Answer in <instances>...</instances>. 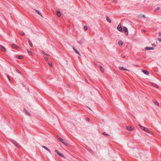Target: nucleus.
I'll return each mask as SVG.
<instances>
[{
  "instance_id": "obj_1",
  "label": "nucleus",
  "mask_w": 161,
  "mask_h": 161,
  "mask_svg": "<svg viewBox=\"0 0 161 161\" xmlns=\"http://www.w3.org/2000/svg\"><path fill=\"white\" fill-rule=\"evenodd\" d=\"M11 142L15 145L18 148H19L20 147V145L15 141L14 140L12 139L11 140Z\"/></svg>"
},
{
  "instance_id": "obj_2",
  "label": "nucleus",
  "mask_w": 161,
  "mask_h": 161,
  "mask_svg": "<svg viewBox=\"0 0 161 161\" xmlns=\"http://www.w3.org/2000/svg\"><path fill=\"white\" fill-rule=\"evenodd\" d=\"M57 138L64 144L65 145H67L66 142L63 139L61 138L59 136H57Z\"/></svg>"
},
{
  "instance_id": "obj_3",
  "label": "nucleus",
  "mask_w": 161,
  "mask_h": 161,
  "mask_svg": "<svg viewBox=\"0 0 161 161\" xmlns=\"http://www.w3.org/2000/svg\"><path fill=\"white\" fill-rule=\"evenodd\" d=\"M117 30L120 32H123V30L122 27L121 25L120 24H119L117 27Z\"/></svg>"
},
{
  "instance_id": "obj_4",
  "label": "nucleus",
  "mask_w": 161,
  "mask_h": 161,
  "mask_svg": "<svg viewBox=\"0 0 161 161\" xmlns=\"http://www.w3.org/2000/svg\"><path fill=\"white\" fill-rule=\"evenodd\" d=\"M0 49L3 52H5L6 51V48L1 45H0Z\"/></svg>"
},
{
  "instance_id": "obj_5",
  "label": "nucleus",
  "mask_w": 161,
  "mask_h": 161,
  "mask_svg": "<svg viewBox=\"0 0 161 161\" xmlns=\"http://www.w3.org/2000/svg\"><path fill=\"white\" fill-rule=\"evenodd\" d=\"M123 30L126 33V35H128V29L126 28V27L125 26L123 27Z\"/></svg>"
},
{
  "instance_id": "obj_6",
  "label": "nucleus",
  "mask_w": 161,
  "mask_h": 161,
  "mask_svg": "<svg viewBox=\"0 0 161 161\" xmlns=\"http://www.w3.org/2000/svg\"><path fill=\"white\" fill-rule=\"evenodd\" d=\"M145 49L146 50H153L154 48L153 47H145Z\"/></svg>"
},
{
  "instance_id": "obj_7",
  "label": "nucleus",
  "mask_w": 161,
  "mask_h": 161,
  "mask_svg": "<svg viewBox=\"0 0 161 161\" xmlns=\"http://www.w3.org/2000/svg\"><path fill=\"white\" fill-rule=\"evenodd\" d=\"M119 68L121 70H125V71H129L127 69L125 68L124 67H119Z\"/></svg>"
},
{
  "instance_id": "obj_8",
  "label": "nucleus",
  "mask_w": 161,
  "mask_h": 161,
  "mask_svg": "<svg viewBox=\"0 0 161 161\" xmlns=\"http://www.w3.org/2000/svg\"><path fill=\"white\" fill-rule=\"evenodd\" d=\"M142 72L146 75H149V73L146 70L144 69L142 70Z\"/></svg>"
},
{
  "instance_id": "obj_9",
  "label": "nucleus",
  "mask_w": 161,
  "mask_h": 161,
  "mask_svg": "<svg viewBox=\"0 0 161 161\" xmlns=\"http://www.w3.org/2000/svg\"><path fill=\"white\" fill-rule=\"evenodd\" d=\"M73 49L76 53H77L78 55H80V53L74 47H73Z\"/></svg>"
},
{
  "instance_id": "obj_10",
  "label": "nucleus",
  "mask_w": 161,
  "mask_h": 161,
  "mask_svg": "<svg viewBox=\"0 0 161 161\" xmlns=\"http://www.w3.org/2000/svg\"><path fill=\"white\" fill-rule=\"evenodd\" d=\"M145 131L151 134H153V132L150 130H148V129H147L146 130H145Z\"/></svg>"
},
{
  "instance_id": "obj_11",
  "label": "nucleus",
  "mask_w": 161,
  "mask_h": 161,
  "mask_svg": "<svg viewBox=\"0 0 161 161\" xmlns=\"http://www.w3.org/2000/svg\"><path fill=\"white\" fill-rule=\"evenodd\" d=\"M11 46L13 47L14 48H16L18 47V46L17 45L14 44H11Z\"/></svg>"
},
{
  "instance_id": "obj_12",
  "label": "nucleus",
  "mask_w": 161,
  "mask_h": 161,
  "mask_svg": "<svg viewBox=\"0 0 161 161\" xmlns=\"http://www.w3.org/2000/svg\"><path fill=\"white\" fill-rule=\"evenodd\" d=\"M106 19L107 21L109 23H111V20L109 19L108 16H107L106 17Z\"/></svg>"
},
{
  "instance_id": "obj_13",
  "label": "nucleus",
  "mask_w": 161,
  "mask_h": 161,
  "mask_svg": "<svg viewBox=\"0 0 161 161\" xmlns=\"http://www.w3.org/2000/svg\"><path fill=\"white\" fill-rule=\"evenodd\" d=\"M99 68H100V70L102 72H103L104 71V69L103 68L102 66L100 65L99 66Z\"/></svg>"
},
{
  "instance_id": "obj_14",
  "label": "nucleus",
  "mask_w": 161,
  "mask_h": 161,
  "mask_svg": "<svg viewBox=\"0 0 161 161\" xmlns=\"http://www.w3.org/2000/svg\"><path fill=\"white\" fill-rule=\"evenodd\" d=\"M119 45V46H121L123 44V42L121 41H119L118 42Z\"/></svg>"
},
{
  "instance_id": "obj_15",
  "label": "nucleus",
  "mask_w": 161,
  "mask_h": 161,
  "mask_svg": "<svg viewBox=\"0 0 161 161\" xmlns=\"http://www.w3.org/2000/svg\"><path fill=\"white\" fill-rule=\"evenodd\" d=\"M127 129L128 130L130 131H131L133 130V129L130 126H127Z\"/></svg>"
},
{
  "instance_id": "obj_16",
  "label": "nucleus",
  "mask_w": 161,
  "mask_h": 161,
  "mask_svg": "<svg viewBox=\"0 0 161 161\" xmlns=\"http://www.w3.org/2000/svg\"><path fill=\"white\" fill-rule=\"evenodd\" d=\"M58 155L60 156L62 158H65V157L63 154H61L60 152L59 153H58Z\"/></svg>"
},
{
  "instance_id": "obj_17",
  "label": "nucleus",
  "mask_w": 161,
  "mask_h": 161,
  "mask_svg": "<svg viewBox=\"0 0 161 161\" xmlns=\"http://www.w3.org/2000/svg\"><path fill=\"white\" fill-rule=\"evenodd\" d=\"M57 14L58 17H60L61 15V13L59 11H57Z\"/></svg>"
},
{
  "instance_id": "obj_18",
  "label": "nucleus",
  "mask_w": 161,
  "mask_h": 161,
  "mask_svg": "<svg viewBox=\"0 0 161 161\" xmlns=\"http://www.w3.org/2000/svg\"><path fill=\"white\" fill-rule=\"evenodd\" d=\"M154 103L156 105H157L158 106H159V103L158 102V101L156 100H155L154 101Z\"/></svg>"
},
{
  "instance_id": "obj_19",
  "label": "nucleus",
  "mask_w": 161,
  "mask_h": 161,
  "mask_svg": "<svg viewBox=\"0 0 161 161\" xmlns=\"http://www.w3.org/2000/svg\"><path fill=\"white\" fill-rule=\"evenodd\" d=\"M41 52L44 55H45L47 56H49V55L48 54H47L45 53L44 52H43V51H41Z\"/></svg>"
},
{
  "instance_id": "obj_20",
  "label": "nucleus",
  "mask_w": 161,
  "mask_h": 161,
  "mask_svg": "<svg viewBox=\"0 0 161 161\" xmlns=\"http://www.w3.org/2000/svg\"><path fill=\"white\" fill-rule=\"evenodd\" d=\"M35 11L39 15H40L41 16H42L41 13L38 10H37L36 9H35Z\"/></svg>"
},
{
  "instance_id": "obj_21",
  "label": "nucleus",
  "mask_w": 161,
  "mask_h": 161,
  "mask_svg": "<svg viewBox=\"0 0 161 161\" xmlns=\"http://www.w3.org/2000/svg\"><path fill=\"white\" fill-rule=\"evenodd\" d=\"M28 42L30 45V46L31 47H33V44L31 42V41L29 40H28Z\"/></svg>"
},
{
  "instance_id": "obj_22",
  "label": "nucleus",
  "mask_w": 161,
  "mask_h": 161,
  "mask_svg": "<svg viewBox=\"0 0 161 161\" xmlns=\"http://www.w3.org/2000/svg\"><path fill=\"white\" fill-rule=\"evenodd\" d=\"M141 129L145 131V130L147 129V128L143 126H141Z\"/></svg>"
},
{
  "instance_id": "obj_23",
  "label": "nucleus",
  "mask_w": 161,
  "mask_h": 161,
  "mask_svg": "<svg viewBox=\"0 0 161 161\" xmlns=\"http://www.w3.org/2000/svg\"><path fill=\"white\" fill-rule=\"evenodd\" d=\"M42 147L43 148H44L45 150H46L47 151H48V150L49 149L47 147H46V146H42Z\"/></svg>"
},
{
  "instance_id": "obj_24",
  "label": "nucleus",
  "mask_w": 161,
  "mask_h": 161,
  "mask_svg": "<svg viewBox=\"0 0 161 161\" xmlns=\"http://www.w3.org/2000/svg\"><path fill=\"white\" fill-rule=\"evenodd\" d=\"M17 57L19 59H21L22 58V56L20 55L17 56Z\"/></svg>"
},
{
  "instance_id": "obj_25",
  "label": "nucleus",
  "mask_w": 161,
  "mask_h": 161,
  "mask_svg": "<svg viewBox=\"0 0 161 161\" xmlns=\"http://www.w3.org/2000/svg\"><path fill=\"white\" fill-rule=\"evenodd\" d=\"M87 26L85 25L84 27V29L85 31H86L87 29Z\"/></svg>"
},
{
  "instance_id": "obj_26",
  "label": "nucleus",
  "mask_w": 161,
  "mask_h": 161,
  "mask_svg": "<svg viewBox=\"0 0 161 161\" xmlns=\"http://www.w3.org/2000/svg\"><path fill=\"white\" fill-rule=\"evenodd\" d=\"M153 86H154L156 88H158V86L157 85H156V84H153Z\"/></svg>"
},
{
  "instance_id": "obj_27",
  "label": "nucleus",
  "mask_w": 161,
  "mask_h": 161,
  "mask_svg": "<svg viewBox=\"0 0 161 161\" xmlns=\"http://www.w3.org/2000/svg\"><path fill=\"white\" fill-rule=\"evenodd\" d=\"M16 71L18 73H19L20 74H21V73L19 70H18V69H16Z\"/></svg>"
},
{
  "instance_id": "obj_28",
  "label": "nucleus",
  "mask_w": 161,
  "mask_h": 161,
  "mask_svg": "<svg viewBox=\"0 0 161 161\" xmlns=\"http://www.w3.org/2000/svg\"><path fill=\"white\" fill-rule=\"evenodd\" d=\"M160 7H158L155 10H158L160 9Z\"/></svg>"
},
{
  "instance_id": "obj_29",
  "label": "nucleus",
  "mask_w": 161,
  "mask_h": 161,
  "mask_svg": "<svg viewBox=\"0 0 161 161\" xmlns=\"http://www.w3.org/2000/svg\"><path fill=\"white\" fill-rule=\"evenodd\" d=\"M20 34L22 36H24L25 35V33L24 32H21L20 33Z\"/></svg>"
},
{
  "instance_id": "obj_30",
  "label": "nucleus",
  "mask_w": 161,
  "mask_h": 161,
  "mask_svg": "<svg viewBox=\"0 0 161 161\" xmlns=\"http://www.w3.org/2000/svg\"><path fill=\"white\" fill-rule=\"evenodd\" d=\"M28 53L30 54H32V52H31V51H29V50H28Z\"/></svg>"
},
{
  "instance_id": "obj_31",
  "label": "nucleus",
  "mask_w": 161,
  "mask_h": 161,
  "mask_svg": "<svg viewBox=\"0 0 161 161\" xmlns=\"http://www.w3.org/2000/svg\"><path fill=\"white\" fill-rule=\"evenodd\" d=\"M49 66H50V67H52V63H49Z\"/></svg>"
},
{
  "instance_id": "obj_32",
  "label": "nucleus",
  "mask_w": 161,
  "mask_h": 161,
  "mask_svg": "<svg viewBox=\"0 0 161 161\" xmlns=\"http://www.w3.org/2000/svg\"><path fill=\"white\" fill-rule=\"evenodd\" d=\"M7 77H8V79L9 80V81H10V76H9V75H7Z\"/></svg>"
},
{
  "instance_id": "obj_33",
  "label": "nucleus",
  "mask_w": 161,
  "mask_h": 161,
  "mask_svg": "<svg viewBox=\"0 0 161 161\" xmlns=\"http://www.w3.org/2000/svg\"><path fill=\"white\" fill-rule=\"evenodd\" d=\"M103 134L104 135H107V136H108V135H108V134H107L106 133V132H103Z\"/></svg>"
},
{
  "instance_id": "obj_34",
  "label": "nucleus",
  "mask_w": 161,
  "mask_h": 161,
  "mask_svg": "<svg viewBox=\"0 0 161 161\" xmlns=\"http://www.w3.org/2000/svg\"><path fill=\"white\" fill-rule=\"evenodd\" d=\"M25 112H26V113L28 115H30V113L27 110H26L25 111Z\"/></svg>"
},
{
  "instance_id": "obj_35",
  "label": "nucleus",
  "mask_w": 161,
  "mask_h": 161,
  "mask_svg": "<svg viewBox=\"0 0 161 161\" xmlns=\"http://www.w3.org/2000/svg\"><path fill=\"white\" fill-rule=\"evenodd\" d=\"M55 152L56 153L58 154V153H59V152L58 151V150H56L55 151Z\"/></svg>"
},
{
  "instance_id": "obj_36",
  "label": "nucleus",
  "mask_w": 161,
  "mask_h": 161,
  "mask_svg": "<svg viewBox=\"0 0 161 161\" xmlns=\"http://www.w3.org/2000/svg\"><path fill=\"white\" fill-rule=\"evenodd\" d=\"M158 40L159 42H161V38H158Z\"/></svg>"
},
{
  "instance_id": "obj_37",
  "label": "nucleus",
  "mask_w": 161,
  "mask_h": 161,
  "mask_svg": "<svg viewBox=\"0 0 161 161\" xmlns=\"http://www.w3.org/2000/svg\"><path fill=\"white\" fill-rule=\"evenodd\" d=\"M49 153H51V152L50 150L49 149L48 151H47Z\"/></svg>"
},
{
  "instance_id": "obj_38",
  "label": "nucleus",
  "mask_w": 161,
  "mask_h": 161,
  "mask_svg": "<svg viewBox=\"0 0 161 161\" xmlns=\"http://www.w3.org/2000/svg\"><path fill=\"white\" fill-rule=\"evenodd\" d=\"M142 16L144 18H146L145 17V16L144 15H142Z\"/></svg>"
},
{
  "instance_id": "obj_39",
  "label": "nucleus",
  "mask_w": 161,
  "mask_h": 161,
  "mask_svg": "<svg viewBox=\"0 0 161 161\" xmlns=\"http://www.w3.org/2000/svg\"><path fill=\"white\" fill-rule=\"evenodd\" d=\"M45 59L46 61H47L48 60V58H45Z\"/></svg>"
},
{
  "instance_id": "obj_40",
  "label": "nucleus",
  "mask_w": 161,
  "mask_h": 161,
  "mask_svg": "<svg viewBox=\"0 0 161 161\" xmlns=\"http://www.w3.org/2000/svg\"><path fill=\"white\" fill-rule=\"evenodd\" d=\"M87 120L88 121H89V119L88 118H87Z\"/></svg>"
},
{
  "instance_id": "obj_41",
  "label": "nucleus",
  "mask_w": 161,
  "mask_h": 161,
  "mask_svg": "<svg viewBox=\"0 0 161 161\" xmlns=\"http://www.w3.org/2000/svg\"><path fill=\"white\" fill-rule=\"evenodd\" d=\"M114 3H116L117 2L115 0L114 1Z\"/></svg>"
},
{
  "instance_id": "obj_42",
  "label": "nucleus",
  "mask_w": 161,
  "mask_h": 161,
  "mask_svg": "<svg viewBox=\"0 0 161 161\" xmlns=\"http://www.w3.org/2000/svg\"><path fill=\"white\" fill-rule=\"evenodd\" d=\"M139 126L140 127V128H141V126H142V125H140L139 124Z\"/></svg>"
},
{
  "instance_id": "obj_43",
  "label": "nucleus",
  "mask_w": 161,
  "mask_h": 161,
  "mask_svg": "<svg viewBox=\"0 0 161 161\" xmlns=\"http://www.w3.org/2000/svg\"><path fill=\"white\" fill-rule=\"evenodd\" d=\"M159 35L160 36H161V33L159 34Z\"/></svg>"
},
{
  "instance_id": "obj_44",
  "label": "nucleus",
  "mask_w": 161,
  "mask_h": 161,
  "mask_svg": "<svg viewBox=\"0 0 161 161\" xmlns=\"http://www.w3.org/2000/svg\"><path fill=\"white\" fill-rule=\"evenodd\" d=\"M123 58H125V57L124 56L123 57Z\"/></svg>"
},
{
  "instance_id": "obj_45",
  "label": "nucleus",
  "mask_w": 161,
  "mask_h": 161,
  "mask_svg": "<svg viewBox=\"0 0 161 161\" xmlns=\"http://www.w3.org/2000/svg\"><path fill=\"white\" fill-rule=\"evenodd\" d=\"M145 31H144V32H145Z\"/></svg>"
}]
</instances>
